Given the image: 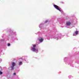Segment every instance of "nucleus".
<instances>
[{
  "mask_svg": "<svg viewBox=\"0 0 79 79\" xmlns=\"http://www.w3.org/2000/svg\"><path fill=\"white\" fill-rule=\"evenodd\" d=\"M62 36H63L61 35V34H57L55 36H53L52 37H51L50 33H47L46 35V36L48 40H50V38H53V39H56V40H58L59 39H61Z\"/></svg>",
  "mask_w": 79,
  "mask_h": 79,
  "instance_id": "1",
  "label": "nucleus"
},
{
  "mask_svg": "<svg viewBox=\"0 0 79 79\" xmlns=\"http://www.w3.org/2000/svg\"><path fill=\"white\" fill-rule=\"evenodd\" d=\"M6 31L9 32L10 35H16V32H13V31H11L10 29H9L8 28L7 29Z\"/></svg>",
  "mask_w": 79,
  "mask_h": 79,
  "instance_id": "2",
  "label": "nucleus"
},
{
  "mask_svg": "<svg viewBox=\"0 0 79 79\" xmlns=\"http://www.w3.org/2000/svg\"><path fill=\"white\" fill-rule=\"evenodd\" d=\"M35 47H36V45H33V47H31V51L35 52L36 53H39V50H38V49L35 48Z\"/></svg>",
  "mask_w": 79,
  "mask_h": 79,
  "instance_id": "3",
  "label": "nucleus"
},
{
  "mask_svg": "<svg viewBox=\"0 0 79 79\" xmlns=\"http://www.w3.org/2000/svg\"><path fill=\"white\" fill-rule=\"evenodd\" d=\"M53 6H54V8H56V9L57 10H59V11H60L61 13L63 14V11L61 9L60 7L55 4H53Z\"/></svg>",
  "mask_w": 79,
  "mask_h": 79,
  "instance_id": "4",
  "label": "nucleus"
},
{
  "mask_svg": "<svg viewBox=\"0 0 79 79\" xmlns=\"http://www.w3.org/2000/svg\"><path fill=\"white\" fill-rule=\"evenodd\" d=\"M11 65H10V70L11 71H13L14 69H15V66L16 64L14 62H13L11 64Z\"/></svg>",
  "mask_w": 79,
  "mask_h": 79,
  "instance_id": "5",
  "label": "nucleus"
},
{
  "mask_svg": "<svg viewBox=\"0 0 79 79\" xmlns=\"http://www.w3.org/2000/svg\"><path fill=\"white\" fill-rule=\"evenodd\" d=\"M71 22L69 21L67 22H66L65 27H67V28H69V27L70 25H71Z\"/></svg>",
  "mask_w": 79,
  "mask_h": 79,
  "instance_id": "6",
  "label": "nucleus"
},
{
  "mask_svg": "<svg viewBox=\"0 0 79 79\" xmlns=\"http://www.w3.org/2000/svg\"><path fill=\"white\" fill-rule=\"evenodd\" d=\"M27 56H23L22 58V60H25V61H26V63H28V61H27Z\"/></svg>",
  "mask_w": 79,
  "mask_h": 79,
  "instance_id": "7",
  "label": "nucleus"
},
{
  "mask_svg": "<svg viewBox=\"0 0 79 79\" xmlns=\"http://www.w3.org/2000/svg\"><path fill=\"white\" fill-rule=\"evenodd\" d=\"M38 40H39L40 43H42V42H43V41H44V39H43L42 38H38Z\"/></svg>",
  "mask_w": 79,
  "mask_h": 79,
  "instance_id": "8",
  "label": "nucleus"
},
{
  "mask_svg": "<svg viewBox=\"0 0 79 79\" xmlns=\"http://www.w3.org/2000/svg\"><path fill=\"white\" fill-rule=\"evenodd\" d=\"M79 32V31H75L74 33L73 34V36H75L76 35H77L78 34V33Z\"/></svg>",
  "mask_w": 79,
  "mask_h": 79,
  "instance_id": "9",
  "label": "nucleus"
},
{
  "mask_svg": "<svg viewBox=\"0 0 79 79\" xmlns=\"http://www.w3.org/2000/svg\"><path fill=\"white\" fill-rule=\"evenodd\" d=\"M68 64H69L71 66H72V67H73V64H72V62L71 61H69L68 62Z\"/></svg>",
  "mask_w": 79,
  "mask_h": 79,
  "instance_id": "10",
  "label": "nucleus"
},
{
  "mask_svg": "<svg viewBox=\"0 0 79 79\" xmlns=\"http://www.w3.org/2000/svg\"><path fill=\"white\" fill-rule=\"evenodd\" d=\"M44 26V23H41L39 25V27L40 29H42Z\"/></svg>",
  "mask_w": 79,
  "mask_h": 79,
  "instance_id": "11",
  "label": "nucleus"
},
{
  "mask_svg": "<svg viewBox=\"0 0 79 79\" xmlns=\"http://www.w3.org/2000/svg\"><path fill=\"white\" fill-rule=\"evenodd\" d=\"M68 60V57H65L64 58V61L65 62H66V61H67V60Z\"/></svg>",
  "mask_w": 79,
  "mask_h": 79,
  "instance_id": "12",
  "label": "nucleus"
},
{
  "mask_svg": "<svg viewBox=\"0 0 79 79\" xmlns=\"http://www.w3.org/2000/svg\"><path fill=\"white\" fill-rule=\"evenodd\" d=\"M22 64H23V62H22V61H20L19 62V66L22 65Z\"/></svg>",
  "mask_w": 79,
  "mask_h": 79,
  "instance_id": "13",
  "label": "nucleus"
},
{
  "mask_svg": "<svg viewBox=\"0 0 79 79\" xmlns=\"http://www.w3.org/2000/svg\"><path fill=\"white\" fill-rule=\"evenodd\" d=\"M53 30H54V31L55 32H56V28H54L52 29Z\"/></svg>",
  "mask_w": 79,
  "mask_h": 79,
  "instance_id": "14",
  "label": "nucleus"
},
{
  "mask_svg": "<svg viewBox=\"0 0 79 79\" xmlns=\"http://www.w3.org/2000/svg\"><path fill=\"white\" fill-rule=\"evenodd\" d=\"M60 20H61V19L60 18H58L57 19V21H60Z\"/></svg>",
  "mask_w": 79,
  "mask_h": 79,
  "instance_id": "15",
  "label": "nucleus"
},
{
  "mask_svg": "<svg viewBox=\"0 0 79 79\" xmlns=\"http://www.w3.org/2000/svg\"><path fill=\"white\" fill-rule=\"evenodd\" d=\"M12 40H18V39H17V38H13V39H12Z\"/></svg>",
  "mask_w": 79,
  "mask_h": 79,
  "instance_id": "16",
  "label": "nucleus"
},
{
  "mask_svg": "<svg viewBox=\"0 0 79 79\" xmlns=\"http://www.w3.org/2000/svg\"><path fill=\"white\" fill-rule=\"evenodd\" d=\"M4 41H5V39H3V40H0V41H1V42H3Z\"/></svg>",
  "mask_w": 79,
  "mask_h": 79,
  "instance_id": "17",
  "label": "nucleus"
},
{
  "mask_svg": "<svg viewBox=\"0 0 79 79\" xmlns=\"http://www.w3.org/2000/svg\"><path fill=\"white\" fill-rule=\"evenodd\" d=\"M7 46H8V47H9V46H10V43H8V44H7Z\"/></svg>",
  "mask_w": 79,
  "mask_h": 79,
  "instance_id": "18",
  "label": "nucleus"
},
{
  "mask_svg": "<svg viewBox=\"0 0 79 79\" xmlns=\"http://www.w3.org/2000/svg\"><path fill=\"white\" fill-rule=\"evenodd\" d=\"M3 74V73H2V72H1L0 71V75H1V74Z\"/></svg>",
  "mask_w": 79,
  "mask_h": 79,
  "instance_id": "19",
  "label": "nucleus"
},
{
  "mask_svg": "<svg viewBox=\"0 0 79 79\" xmlns=\"http://www.w3.org/2000/svg\"><path fill=\"white\" fill-rule=\"evenodd\" d=\"M40 32H37L36 34L37 35V34H40Z\"/></svg>",
  "mask_w": 79,
  "mask_h": 79,
  "instance_id": "20",
  "label": "nucleus"
},
{
  "mask_svg": "<svg viewBox=\"0 0 79 79\" xmlns=\"http://www.w3.org/2000/svg\"><path fill=\"white\" fill-rule=\"evenodd\" d=\"M47 22H48V20H46L45 22L44 23H47Z\"/></svg>",
  "mask_w": 79,
  "mask_h": 79,
  "instance_id": "21",
  "label": "nucleus"
},
{
  "mask_svg": "<svg viewBox=\"0 0 79 79\" xmlns=\"http://www.w3.org/2000/svg\"><path fill=\"white\" fill-rule=\"evenodd\" d=\"M61 22V23H64V21L63 20V21H62Z\"/></svg>",
  "mask_w": 79,
  "mask_h": 79,
  "instance_id": "22",
  "label": "nucleus"
},
{
  "mask_svg": "<svg viewBox=\"0 0 79 79\" xmlns=\"http://www.w3.org/2000/svg\"><path fill=\"white\" fill-rule=\"evenodd\" d=\"M69 78H71V76H69Z\"/></svg>",
  "mask_w": 79,
  "mask_h": 79,
  "instance_id": "23",
  "label": "nucleus"
},
{
  "mask_svg": "<svg viewBox=\"0 0 79 79\" xmlns=\"http://www.w3.org/2000/svg\"><path fill=\"white\" fill-rule=\"evenodd\" d=\"M14 75H16V73H14Z\"/></svg>",
  "mask_w": 79,
  "mask_h": 79,
  "instance_id": "24",
  "label": "nucleus"
},
{
  "mask_svg": "<svg viewBox=\"0 0 79 79\" xmlns=\"http://www.w3.org/2000/svg\"><path fill=\"white\" fill-rule=\"evenodd\" d=\"M0 69H1V70H2V67H0Z\"/></svg>",
  "mask_w": 79,
  "mask_h": 79,
  "instance_id": "25",
  "label": "nucleus"
},
{
  "mask_svg": "<svg viewBox=\"0 0 79 79\" xmlns=\"http://www.w3.org/2000/svg\"><path fill=\"white\" fill-rule=\"evenodd\" d=\"M54 34H55V33Z\"/></svg>",
  "mask_w": 79,
  "mask_h": 79,
  "instance_id": "26",
  "label": "nucleus"
}]
</instances>
